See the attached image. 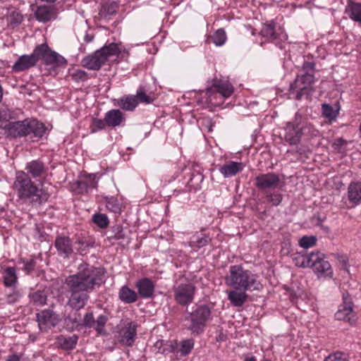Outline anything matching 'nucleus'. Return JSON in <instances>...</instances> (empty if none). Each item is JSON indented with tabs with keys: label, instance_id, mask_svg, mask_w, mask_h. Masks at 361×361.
<instances>
[{
	"label": "nucleus",
	"instance_id": "obj_1",
	"mask_svg": "<svg viewBox=\"0 0 361 361\" xmlns=\"http://www.w3.org/2000/svg\"><path fill=\"white\" fill-rule=\"evenodd\" d=\"M103 275L104 272L99 268L87 264H80L78 271L65 280L68 293L67 305L75 311L84 308L90 299L89 293L102 283Z\"/></svg>",
	"mask_w": 361,
	"mask_h": 361
},
{
	"label": "nucleus",
	"instance_id": "obj_2",
	"mask_svg": "<svg viewBox=\"0 0 361 361\" xmlns=\"http://www.w3.org/2000/svg\"><path fill=\"white\" fill-rule=\"evenodd\" d=\"M225 284L238 290H259L262 285L257 274L240 264L232 265L224 277Z\"/></svg>",
	"mask_w": 361,
	"mask_h": 361
},
{
	"label": "nucleus",
	"instance_id": "obj_3",
	"mask_svg": "<svg viewBox=\"0 0 361 361\" xmlns=\"http://www.w3.org/2000/svg\"><path fill=\"white\" fill-rule=\"evenodd\" d=\"M13 188L20 199L29 200L35 204H42L48 201L50 194L44 188L39 189L30 178L23 171L16 172Z\"/></svg>",
	"mask_w": 361,
	"mask_h": 361
},
{
	"label": "nucleus",
	"instance_id": "obj_4",
	"mask_svg": "<svg viewBox=\"0 0 361 361\" xmlns=\"http://www.w3.org/2000/svg\"><path fill=\"white\" fill-rule=\"evenodd\" d=\"M315 63L304 61L301 70L302 73L298 74L295 80L290 84L289 93L297 100H300L303 97H309L314 92L312 85L316 79L314 73L316 72Z\"/></svg>",
	"mask_w": 361,
	"mask_h": 361
},
{
	"label": "nucleus",
	"instance_id": "obj_5",
	"mask_svg": "<svg viewBox=\"0 0 361 361\" xmlns=\"http://www.w3.org/2000/svg\"><path fill=\"white\" fill-rule=\"evenodd\" d=\"M121 54V45L112 42L105 44L92 54L84 57L81 61V63L84 68L88 70L99 71L110 57H119Z\"/></svg>",
	"mask_w": 361,
	"mask_h": 361
},
{
	"label": "nucleus",
	"instance_id": "obj_6",
	"mask_svg": "<svg viewBox=\"0 0 361 361\" xmlns=\"http://www.w3.org/2000/svg\"><path fill=\"white\" fill-rule=\"evenodd\" d=\"M211 319V310L207 305L197 306L191 312H188L185 318V320L189 322L187 329L197 335L204 331L207 322Z\"/></svg>",
	"mask_w": 361,
	"mask_h": 361
},
{
	"label": "nucleus",
	"instance_id": "obj_7",
	"mask_svg": "<svg viewBox=\"0 0 361 361\" xmlns=\"http://www.w3.org/2000/svg\"><path fill=\"white\" fill-rule=\"evenodd\" d=\"M311 128L312 126L306 124L302 115L297 112L293 121L286 123L284 139L290 145H297L306 130L310 132Z\"/></svg>",
	"mask_w": 361,
	"mask_h": 361
},
{
	"label": "nucleus",
	"instance_id": "obj_8",
	"mask_svg": "<svg viewBox=\"0 0 361 361\" xmlns=\"http://www.w3.org/2000/svg\"><path fill=\"white\" fill-rule=\"evenodd\" d=\"M175 301L181 306L192 303L196 293V286L186 279H180L173 288Z\"/></svg>",
	"mask_w": 361,
	"mask_h": 361
},
{
	"label": "nucleus",
	"instance_id": "obj_9",
	"mask_svg": "<svg viewBox=\"0 0 361 361\" xmlns=\"http://www.w3.org/2000/svg\"><path fill=\"white\" fill-rule=\"evenodd\" d=\"M259 34L268 41L274 43L280 49L283 48L282 43L288 39V35L283 27L278 25L274 20L263 24Z\"/></svg>",
	"mask_w": 361,
	"mask_h": 361
},
{
	"label": "nucleus",
	"instance_id": "obj_10",
	"mask_svg": "<svg viewBox=\"0 0 361 361\" xmlns=\"http://www.w3.org/2000/svg\"><path fill=\"white\" fill-rule=\"evenodd\" d=\"M314 259L311 262L310 268L313 269L314 274L318 278H331L333 276V269L326 255L319 252H314Z\"/></svg>",
	"mask_w": 361,
	"mask_h": 361
},
{
	"label": "nucleus",
	"instance_id": "obj_11",
	"mask_svg": "<svg viewBox=\"0 0 361 361\" xmlns=\"http://www.w3.org/2000/svg\"><path fill=\"white\" fill-rule=\"evenodd\" d=\"M280 182L279 175L274 172L260 173L255 178V185L264 193L278 188Z\"/></svg>",
	"mask_w": 361,
	"mask_h": 361
},
{
	"label": "nucleus",
	"instance_id": "obj_12",
	"mask_svg": "<svg viewBox=\"0 0 361 361\" xmlns=\"http://www.w3.org/2000/svg\"><path fill=\"white\" fill-rule=\"evenodd\" d=\"M233 85L226 80L214 79L211 87L206 90L205 94L208 96V102L212 103L211 97L214 92L219 93L224 98H228L233 93Z\"/></svg>",
	"mask_w": 361,
	"mask_h": 361
},
{
	"label": "nucleus",
	"instance_id": "obj_13",
	"mask_svg": "<svg viewBox=\"0 0 361 361\" xmlns=\"http://www.w3.org/2000/svg\"><path fill=\"white\" fill-rule=\"evenodd\" d=\"M36 320L39 328L42 330L56 326L59 324L61 319L53 310L45 309L36 314Z\"/></svg>",
	"mask_w": 361,
	"mask_h": 361
},
{
	"label": "nucleus",
	"instance_id": "obj_14",
	"mask_svg": "<svg viewBox=\"0 0 361 361\" xmlns=\"http://www.w3.org/2000/svg\"><path fill=\"white\" fill-rule=\"evenodd\" d=\"M135 287L137 290L138 298L142 299H150L154 296L155 283L152 280L147 277H143L138 279Z\"/></svg>",
	"mask_w": 361,
	"mask_h": 361
},
{
	"label": "nucleus",
	"instance_id": "obj_15",
	"mask_svg": "<svg viewBox=\"0 0 361 361\" xmlns=\"http://www.w3.org/2000/svg\"><path fill=\"white\" fill-rule=\"evenodd\" d=\"M137 327L135 322L126 323L119 331V343L126 346H132L137 335Z\"/></svg>",
	"mask_w": 361,
	"mask_h": 361
},
{
	"label": "nucleus",
	"instance_id": "obj_16",
	"mask_svg": "<svg viewBox=\"0 0 361 361\" xmlns=\"http://www.w3.org/2000/svg\"><path fill=\"white\" fill-rule=\"evenodd\" d=\"M26 135H31L35 140H40L46 133L45 125L33 118L25 119Z\"/></svg>",
	"mask_w": 361,
	"mask_h": 361
},
{
	"label": "nucleus",
	"instance_id": "obj_17",
	"mask_svg": "<svg viewBox=\"0 0 361 361\" xmlns=\"http://www.w3.org/2000/svg\"><path fill=\"white\" fill-rule=\"evenodd\" d=\"M5 130L7 137L13 138L27 137L25 119L14 122H8L4 126H0Z\"/></svg>",
	"mask_w": 361,
	"mask_h": 361
},
{
	"label": "nucleus",
	"instance_id": "obj_18",
	"mask_svg": "<svg viewBox=\"0 0 361 361\" xmlns=\"http://www.w3.org/2000/svg\"><path fill=\"white\" fill-rule=\"evenodd\" d=\"M34 14L37 21L46 23L56 18L57 10L55 6L40 5L37 7Z\"/></svg>",
	"mask_w": 361,
	"mask_h": 361
},
{
	"label": "nucleus",
	"instance_id": "obj_19",
	"mask_svg": "<svg viewBox=\"0 0 361 361\" xmlns=\"http://www.w3.org/2000/svg\"><path fill=\"white\" fill-rule=\"evenodd\" d=\"M54 246L59 255L64 258H69L73 252L72 242L70 238L66 236H57L55 239Z\"/></svg>",
	"mask_w": 361,
	"mask_h": 361
},
{
	"label": "nucleus",
	"instance_id": "obj_20",
	"mask_svg": "<svg viewBox=\"0 0 361 361\" xmlns=\"http://www.w3.org/2000/svg\"><path fill=\"white\" fill-rule=\"evenodd\" d=\"M37 64L36 59L32 54L22 55L12 66V71L15 73L25 71Z\"/></svg>",
	"mask_w": 361,
	"mask_h": 361
},
{
	"label": "nucleus",
	"instance_id": "obj_21",
	"mask_svg": "<svg viewBox=\"0 0 361 361\" xmlns=\"http://www.w3.org/2000/svg\"><path fill=\"white\" fill-rule=\"evenodd\" d=\"M343 305H341L338 310L336 312L335 317L338 320H350L349 315L352 314L353 310V302L348 293L343 295Z\"/></svg>",
	"mask_w": 361,
	"mask_h": 361
},
{
	"label": "nucleus",
	"instance_id": "obj_22",
	"mask_svg": "<svg viewBox=\"0 0 361 361\" xmlns=\"http://www.w3.org/2000/svg\"><path fill=\"white\" fill-rule=\"evenodd\" d=\"M105 121L107 126L116 128L120 126L125 122L126 118L124 114L119 109H111L105 114Z\"/></svg>",
	"mask_w": 361,
	"mask_h": 361
},
{
	"label": "nucleus",
	"instance_id": "obj_23",
	"mask_svg": "<svg viewBox=\"0 0 361 361\" xmlns=\"http://www.w3.org/2000/svg\"><path fill=\"white\" fill-rule=\"evenodd\" d=\"M177 348V342L175 341H164L160 339L153 345V350L155 353L165 355L175 352Z\"/></svg>",
	"mask_w": 361,
	"mask_h": 361
},
{
	"label": "nucleus",
	"instance_id": "obj_24",
	"mask_svg": "<svg viewBox=\"0 0 361 361\" xmlns=\"http://www.w3.org/2000/svg\"><path fill=\"white\" fill-rule=\"evenodd\" d=\"M245 164L243 162L230 161L219 168V172L224 178H231L242 171Z\"/></svg>",
	"mask_w": 361,
	"mask_h": 361
},
{
	"label": "nucleus",
	"instance_id": "obj_25",
	"mask_svg": "<svg viewBox=\"0 0 361 361\" xmlns=\"http://www.w3.org/2000/svg\"><path fill=\"white\" fill-rule=\"evenodd\" d=\"M25 173L27 176L30 175L33 178L41 177L46 171L44 164L39 160H33L26 164Z\"/></svg>",
	"mask_w": 361,
	"mask_h": 361
},
{
	"label": "nucleus",
	"instance_id": "obj_26",
	"mask_svg": "<svg viewBox=\"0 0 361 361\" xmlns=\"http://www.w3.org/2000/svg\"><path fill=\"white\" fill-rule=\"evenodd\" d=\"M247 290L233 289L228 292V300L233 307H242L248 298Z\"/></svg>",
	"mask_w": 361,
	"mask_h": 361
},
{
	"label": "nucleus",
	"instance_id": "obj_27",
	"mask_svg": "<svg viewBox=\"0 0 361 361\" xmlns=\"http://www.w3.org/2000/svg\"><path fill=\"white\" fill-rule=\"evenodd\" d=\"M345 12L351 20L361 25V3L348 0Z\"/></svg>",
	"mask_w": 361,
	"mask_h": 361
},
{
	"label": "nucleus",
	"instance_id": "obj_28",
	"mask_svg": "<svg viewBox=\"0 0 361 361\" xmlns=\"http://www.w3.org/2000/svg\"><path fill=\"white\" fill-rule=\"evenodd\" d=\"M118 296L119 300L125 304H131L138 300L137 293L130 288L127 285L121 286L118 290Z\"/></svg>",
	"mask_w": 361,
	"mask_h": 361
},
{
	"label": "nucleus",
	"instance_id": "obj_29",
	"mask_svg": "<svg viewBox=\"0 0 361 361\" xmlns=\"http://www.w3.org/2000/svg\"><path fill=\"white\" fill-rule=\"evenodd\" d=\"M99 177L95 173L85 175L84 178L76 183L81 192H87L90 188H97Z\"/></svg>",
	"mask_w": 361,
	"mask_h": 361
},
{
	"label": "nucleus",
	"instance_id": "obj_30",
	"mask_svg": "<svg viewBox=\"0 0 361 361\" xmlns=\"http://www.w3.org/2000/svg\"><path fill=\"white\" fill-rule=\"evenodd\" d=\"M66 329L70 331L80 330L82 329L81 314L78 311H75L73 314H70L64 319Z\"/></svg>",
	"mask_w": 361,
	"mask_h": 361
},
{
	"label": "nucleus",
	"instance_id": "obj_31",
	"mask_svg": "<svg viewBox=\"0 0 361 361\" xmlns=\"http://www.w3.org/2000/svg\"><path fill=\"white\" fill-rule=\"evenodd\" d=\"M118 8V4L114 1L103 4L99 11V18L106 20H109L112 16L116 15Z\"/></svg>",
	"mask_w": 361,
	"mask_h": 361
},
{
	"label": "nucleus",
	"instance_id": "obj_32",
	"mask_svg": "<svg viewBox=\"0 0 361 361\" xmlns=\"http://www.w3.org/2000/svg\"><path fill=\"white\" fill-rule=\"evenodd\" d=\"M43 61L46 65L54 66H66L67 64V61L63 56L51 49H50Z\"/></svg>",
	"mask_w": 361,
	"mask_h": 361
},
{
	"label": "nucleus",
	"instance_id": "obj_33",
	"mask_svg": "<svg viewBox=\"0 0 361 361\" xmlns=\"http://www.w3.org/2000/svg\"><path fill=\"white\" fill-rule=\"evenodd\" d=\"M314 252L310 253H298L293 257V262L296 267L301 268H307L311 266V262L314 259Z\"/></svg>",
	"mask_w": 361,
	"mask_h": 361
},
{
	"label": "nucleus",
	"instance_id": "obj_34",
	"mask_svg": "<svg viewBox=\"0 0 361 361\" xmlns=\"http://www.w3.org/2000/svg\"><path fill=\"white\" fill-rule=\"evenodd\" d=\"M117 105L126 111H133L138 105L137 99L134 95H126L118 99Z\"/></svg>",
	"mask_w": 361,
	"mask_h": 361
},
{
	"label": "nucleus",
	"instance_id": "obj_35",
	"mask_svg": "<svg viewBox=\"0 0 361 361\" xmlns=\"http://www.w3.org/2000/svg\"><path fill=\"white\" fill-rule=\"evenodd\" d=\"M348 199L354 203H359L361 201V183H350L348 187Z\"/></svg>",
	"mask_w": 361,
	"mask_h": 361
},
{
	"label": "nucleus",
	"instance_id": "obj_36",
	"mask_svg": "<svg viewBox=\"0 0 361 361\" xmlns=\"http://www.w3.org/2000/svg\"><path fill=\"white\" fill-rule=\"evenodd\" d=\"M137 99V104L143 103L146 104H152L155 99V97L152 94H148L144 86H140L137 91L136 94L134 95Z\"/></svg>",
	"mask_w": 361,
	"mask_h": 361
},
{
	"label": "nucleus",
	"instance_id": "obj_37",
	"mask_svg": "<svg viewBox=\"0 0 361 361\" xmlns=\"http://www.w3.org/2000/svg\"><path fill=\"white\" fill-rule=\"evenodd\" d=\"M178 348L174 353H180L182 356L189 355L194 348V341L192 338L185 339L179 343H177Z\"/></svg>",
	"mask_w": 361,
	"mask_h": 361
},
{
	"label": "nucleus",
	"instance_id": "obj_38",
	"mask_svg": "<svg viewBox=\"0 0 361 361\" xmlns=\"http://www.w3.org/2000/svg\"><path fill=\"white\" fill-rule=\"evenodd\" d=\"M6 20L8 26L11 28H15L23 22V16L18 11H13L7 16Z\"/></svg>",
	"mask_w": 361,
	"mask_h": 361
},
{
	"label": "nucleus",
	"instance_id": "obj_39",
	"mask_svg": "<svg viewBox=\"0 0 361 361\" xmlns=\"http://www.w3.org/2000/svg\"><path fill=\"white\" fill-rule=\"evenodd\" d=\"M29 298L35 305L42 307L47 304V295L43 290H37L30 293Z\"/></svg>",
	"mask_w": 361,
	"mask_h": 361
},
{
	"label": "nucleus",
	"instance_id": "obj_40",
	"mask_svg": "<svg viewBox=\"0 0 361 361\" xmlns=\"http://www.w3.org/2000/svg\"><path fill=\"white\" fill-rule=\"evenodd\" d=\"M17 282V276L16 269L14 267H7L5 269L4 283L7 287L15 286Z\"/></svg>",
	"mask_w": 361,
	"mask_h": 361
},
{
	"label": "nucleus",
	"instance_id": "obj_41",
	"mask_svg": "<svg viewBox=\"0 0 361 361\" xmlns=\"http://www.w3.org/2000/svg\"><path fill=\"white\" fill-rule=\"evenodd\" d=\"M211 238L207 234H201L194 235L190 243L191 246L200 249L208 245L211 242Z\"/></svg>",
	"mask_w": 361,
	"mask_h": 361
},
{
	"label": "nucleus",
	"instance_id": "obj_42",
	"mask_svg": "<svg viewBox=\"0 0 361 361\" xmlns=\"http://www.w3.org/2000/svg\"><path fill=\"white\" fill-rule=\"evenodd\" d=\"M322 111L323 116L330 121L336 120L339 114V109H334L329 104H323Z\"/></svg>",
	"mask_w": 361,
	"mask_h": 361
},
{
	"label": "nucleus",
	"instance_id": "obj_43",
	"mask_svg": "<svg viewBox=\"0 0 361 361\" xmlns=\"http://www.w3.org/2000/svg\"><path fill=\"white\" fill-rule=\"evenodd\" d=\"M106 207L109 211L116 214H119L122 211V204L113 196L106 198Z\"/></svg>",
	"mask_w": 361,
	"mask_h": 361
},
{
	"label": "nucleus",
	"instance_id": "obj_44",
	"mask_svg": "<svg viewBox=\"0 0 361 361\" xmlns=\"http://www.w3.org/2000/svg\"><path fill=\"white\" fill-rule=\"evenodd\" d=\"M50 48L47 45V44L44 43L39 45H37L33 50V52L31 54L36 59V62L39 59H44L48 52L50 51Z\"/></svg>",
	"mask_w": 361,
	"mask_h": 361
},
{
	"label": "nucleus",
	"instance_id": "obj_45",
	"mask_svg": "<svg viewBox=\"0 0 361 361\" xmlns=\"http://www.w3.org/2000/svg\"><path fill=\"white\" fill-rule=\"evenodd\" d=\"M110 232L111 234L108 237L110 240H123L126 238V234L121 225L113 226Z\"/></svg>",
	"mask_w": 361,
	"mask_h": 361
},
{
	"label": "nucleus",
	"instance_id": "obj_46",
	"mask_svg": "<svg viewBox=\"0 0 361 361\" xmlns=\"http://www.w3.org/2000/svg\"><path fill=\"white\" fill-rule=\"evenodd\" d=\"M92 221L100 228H106L109 224L108 216L102 213H97L92 216Z\"/></svg>",
	"mask_w": 361,
	"mask_h": 361
},
{
	"label": "nucleus",
	"instance_id": "obj_47",
	"mask_svg": "<svg viewBox=\"0 0 361 361\" xmlns=\"http://www.w3.org/2000/svg\"><path fill=\"white\" fill-rule=\"evenodd\" d=\"M108 321V317L105 314H100L95 320L94 329L98 334L104 335L106 334L104 326Z\"/></svg>",
	"mask_w": 361,
	"mask_h": 361
},
{
	"label": "nucleus",
	"instance_id": "obj_48",
	"mask_svg": "<svg viewBox=\"0 0 361 361\" xmlns=\"http://www.w3.org/2000/svg\"><path fill=\"white\" fill-rule=\"evenodd\" d=\"M213 43L216 46H222L226 41V34L224 29H218L212 37Z\"/></svg>",
	"mask_w": 361,
	"mask_h": 361
},
{
	"label": "nucleus",
	"instance_id": "obj_49",
	"mask_svg": "<svg viewBox=\"0 0 361 361\" xmlns=\"http://www.w3.org/2000/svg\"><path fill=\"white\" fill-rule=\"evenodd\" d=\"M76 243L79 245L78 252L82 255L86 254L89 249L94 247V241L86 239H79Z\"/></svg>",
	"mask_w": 361,
	"mask_h": 361
},
{
	"label": "nucleus",
	"instance_id": "obj_50",
	"mask_svg": "<svg viewBox=\"0 0 361 361\" xmlns=\"http://www.w3.org/2000/svg\"><path fill=\"white\" fill-rule=\"evenodd\" d=\"M106 126L107 123L105 121V117L104 119L93 118L90 126V131L92 133H94L99 130H104Z\"/></svg>",
	"mask_w": 361,
	"mask_h": 361
},
{
	"label": "nucleus",
	"instance_id": "obj_51",
	"mask_svg": "<svg viewBox=\"0 0 361 361\" xmlns=\"http://www.w3.org/2000/svg\"><path fill=\"white\" fill-rule=\"evenodd\" d=\"M266 197L269 202L271 204L272 206L276 207L279 206L283 200V196L281 193L277 192L271 191L265 192Z\"/></svg>",
	"mask_w": 361,
	"mask_h": 361
},
{
	"label": "nucleus",
	"instance_id": "obj_52",
	"mask_svg": "<svg viewBox=\"0 0 361 361\" xmlns=\"http://www.w3.org/2000/svg\"><path fill=\"white\" fill-rule=\"evenodd\" d=\"M317 240L314 235H304L299 240V245L305 249H308L315 245Z\"/></svg>",
	"mask_w": 361,
	"mask_h": 361
},
{
	"label": "nucleus",
	"instance_id": "obj_53",
	"mask_svg": "<svg viewBox=\"0 0 361 361\" xmlns=\"http://www.w3.org/2000/svg\"><path fill=\"white\" fill-rule=\"evenodd\" d=\"M19 264H23L22 269L25 272L26 274H30L32 271H34L36 266V262L33 259H26L20 258L19 260Z\"/></svg>",
	"mask_w": 361,
	"mask_h": 361
},
{
	"label": "nucleus",
	"instance_id": "obj_54",
	"mask_svg": "<svg viewBox=\"0 0 361 361\" xmlns=\"http://www.w3.org/2000/svg\"><path fill=\"white\" fill-rule=\"evenodd\" d=\"M324 361H349V357L345 353L336 351L329 354Z\"/></svg>",
	"mask_w": 361,
	"mask_h": 361
},
{
	"label": "nucleus",
	"instance_id": "obj_55",
	"mask_svg": "<svg viewBox=\"0 0 361 361\" xmlns=\"http://www.w3.org/2000/svg\"><path fill=\"white\" fill-rule=\"evenodd\" d=\"M78 337L75 335L65 338L63 339L62 342L61 343V346L64 349H73L76 346L77 342H78Z\"/></svg>",
	"mask_w": 361,
	"mask_h": 361
},
{
	"label": "nucleus",
	"instance_id": "obj_56",
	"mask_svg": "<svg viewBox=\"0 0 361 361\" xmlns=\"http://www.w3.org/2000/svg\"><path fill=\"white\" fill-rule=\"evenodd\" d=\"M82 328H87L90 329L94 326L95 324V319L94 317L93 313L91 312H87L83 317V319L82 320Z\"/></svg>",
	"mask_w": 361,
	"mask_h": 361
},
{
	"label": "nucleus",
	"instance_id": "obj_57",
	"mask_svg": "<svg viewBox=\"0 0 361 361\" xmlns=\"http://www.w3.org/2000/svg\"><path fill=\"white\" fill-rule=\"evenodd\" d=\"M72 80L75 82H82L87 79V73L82 70H76L71 74Z\"/></svg>",
	"mask_w": 361,
	"mask_h": 361
},
{
	"label": "nucleus",
	"instance_id": "obj_58",
	"mask_svg": "<svg viewBox=\"0 0 361 361\" xmlns=\"http://www.w3.org/2000/svg\"><path fill=\"white\" fill-rule=\"evenodd\" d=\"M20 294L18 290H12V292L6 294V302L8 304H14L18 301L20 298Z\"/></svg>",
	"mask_w": 361,
	"mask_h": 361
},
{
	"label": "nucleus",
	"instance_id": "obj_59",
	"mask_svg": "<svg viewBox=\"0 0 361 361\" xmlns=\"http://www.w3.org/2000/svg\"><path fill=\"white\" fill-rule=\"evenodd\" d=\"M345 144V141L343 139L337 138L335 140L332 146L335 149H338L340 147H341Z\"/></svg>",
	"mask_w": 361,
	"mask_h": 361
},
{
	"label": "nucleus",
	"instance_id": "obj_60",
	"mask_svg": "<svg viewBox=\"0 0 361 361\" xmlns=\"http://www.w3.org/2000/svg\"><path fill=\"white\" fill-rule=\"evenodd\" d=\"M93 39H94V35L92 34H90L88 32H86L85 37H84L85 42L86 43H90V42H92Z\"/></svg>",
	"mask_w": 361,
	"mask_h": 361
},
{
	"label": "nucleus",
	"instance_id": "obj_61",
	"mask_svg": "<svg viewBox=\"0 0 361 361\" xmlns=\"http://www.w3.org/2000/svg\"><path fill=\"white\" fill-rule=\"evenodd\" d=\"M6 361H20V358L17 355H10Z\"/></svg>",
	"mask_w": 361,
	"mask_h": 361
},
{
	"label": "nucleus",
	"instance_id": "obj_62",
	"mask_svg": "<svg viewBox=\"0 0 361 361\" xmlns=\"http://www.w3.org/2000/svg\"><path fill=\"white\" fill-rule=\"evenodd\" d=\"M317 226H321L323 221H322V219H321L320 216H317Z\"/></svg>",
	"mask_w": 361,
	"mask_h": 361
},
{
	"label": "nucleus",
	"instance_id": "obj_63",
	"mask_svg": "<svg viewBox=\"0 0 361 361\" xmlns=\"http://www.w3.org/2000/svg\"><path fill=\"white\" fill-rule=\"evenodd\" d=\"M41 1L47 2V3L53 4V3L56 2L57 0H41Z\"/></svg>",
	"mask_w": 361,
	"mask_h": 361
},
{
	"label": "nucleus",
	"instance_id": "obj_64",
	"mask_svg": "<svg viewBox=\"0 0 361 361\" xmlns=\"http://www.w3.org/2000/svg\"><path fill=\"white\" fill-rule=\"evenodd\" d=\"M244 361H256L255 358L252 357V358H249V359H246Z\"/></svg>",
	"mask_w": 361,
	"mask_h": 361
}]
</instances>
